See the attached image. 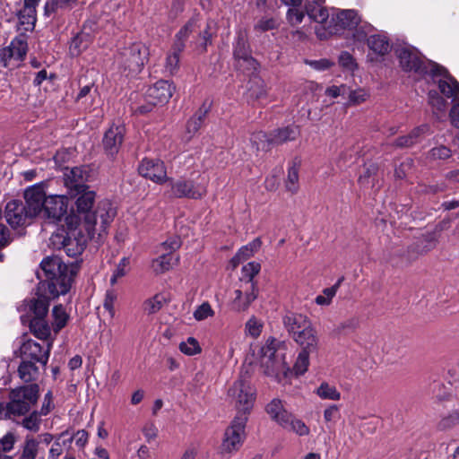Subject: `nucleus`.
Segmentation results:
<instances>
[{
  "mask_svg": "<svg viewBox=\"0 0 459 459\" xmlns=\"http://www.w3.org/2000/svg\"><path fill=\"white\" fill-rule=\"evenodd\" d=\"M316 394L321 398L325 400L339 401L341 399V393L334 385H329L327 382H323L316 389Z\"/></svg>",
  "mask_w": 459,
  "mask_h": 459,
  "instance_id": "42",
  "label": "nucleus"
},
{
  "mask_svg": "<svg viewBox=\"0 0 459 459\" xmlns=\"http://www.w3.org/2000/svg\"><path fill=\"white\" fill-rule=\"evenodd\" d=\"M299 134V126L294 125L277 128L271 132V143H274V146L281 145L296 140Z\"/></svg>",
  "mask_w": 459,
  "mask_h": 459,
  "instance_id": "29",
  "label": "nucleus"
},
{
  "mask_svg": "<svg viewBox=\"0 0 459 459\" xmlns=\"http://www.w3.org/2000/svg\"><path fill=\"white\" fill-rule=\"evenodd\" d=\"M24 198L26 201V204H24L26 211L31 218L41 214L47 198L46 193L41 186L35 185L26 189Z\"/></svg>",
  "mask_w": 459,
  "mask_h": 459,
  "instance_id": "17",
  "label": "nucleus"
},
{
  "mask_svg": "<svg viewBox=\"0 0 459 459\" xmlns=\"http://www.w3.org/2000/svg\"><path fill=\"white\" fill-rule=\"evenodd\" d=\"M311 352L302 351L299 352V354L297 358V360L295 362V365H294V370H295L296 374L302 375L307 370V368L309 365V354Z\"/></svg>",
  "mask_w": 459,
  "mask_h": 459,
  "instance_id": "55",
  "label": "nucleus"
},
{
  "mask_svg": "<svg viewBox=\"0 0 459 459\" xmlns=\"http://www.w3.org/2000/svg\"><path fill=\"white\" fill-rule=\"evenodd\" d=\"M429 102L437 111H445L446 107V101L443 97L438 95L436 91H429Z\"/></svg>",
  "mask_w": 459,
  "mask_h": 459,
  "instance_id": "59",
  "label": "nucleus"
},
{
  "mask_svg": "<svg viewBox=\"0 0 459 459\" xmlns=\"http://www.w3.org/2000/svg\"><path fill=\"white\" fill-rule=\"evenodd\" d=\"M400 66L404 72H413L420 75L436 74L444 71V67L429 60H425L417 48L411 46H401L395 49Z\"/></svg>",
  "mask_w": 459,
  "mask_h": 459,
  "instance_id": "6",
  "label": "nucleus"
},
{
  "mask_svg": "<svg viewBox=\"0 0 459 459\" xmlns=\"http://www.w3.org/2000/svg\"><path fill=\"white\" fill-rule=\"evenodd\" d=\"M39 443L33 437H26L19 459H35Z\"/></svg>",
  "mask_w": 459,
  "mask_h": 459,
  "instance_id": "43",
  "label": "nucleus"
},
{
  "mask_svg": "<svg viewBox=\"0 0 459 459\" xmlns=\"http://www.w3.org/2000/svg\"><path fill=\"white\" fill-rule=\"evenodd\" d=\"M148 48L142 43H133L120 49L115 57L116 63L128 74L141 72L148 60Z\"/></svg>",
  "mask_w": 459,
  "mask_h": 459,
  "instance_id": "9",
  "label": "nucleus"
},
{
  "mask_svg": "<svg viewBox=\"0 0 459 459\" xmlns=\"http://www.w3.org/2000/svg\"><path fill=\"white\" fill-rule=\"evenodd\" d=\"M346 95H348L349 102L352 105L360 104L368 98L367 92L361 89L357 91H350L349 89Z\"/></svg>",
  "mask_w": 459,
  "mask_h": 459,
  "instance_id": "61",
  "label": "nucleus"
},
{
  "mask_svg": "<svg viewBox=\"0 0 459 459\" xmlns=\"http://www.w3.org/2000/svg\"><path fill=\"white\" fill-rule=\"evenodd\" d=\"M210 106L205 103L195 112V114L187 121L186 126L185 139L190 141L194 135L199 131L204 121L209 112Z\"/></svg>",
  "mask_w": 459,
  "mask_h": 459,
  "instance_id": "28",
  "label": "nucleus"
},
{
  "mask_svg": "<svg viewBox=\"0 0 459 459\" xmlns=\"http://www.w3.org/2000/svg\"><path fill=\"white\" fill-rule=\"evenodd\" d=\"M178 262V257L171 254V252H161V254L152 261V267L156 273L160 274L170 270Z\"/></svg>",
  "mask_w": 459,
  "mask_h": 459,
  "instance_id": "34",
  "label": "nucleus"
},
{
  "mask_svg": "<svg viewBox=\"0 0 459 459\" xmlns=\"http://www.w3.org/2000/svg\"><path fill=\"white\" fill-rule=\"evenodd\" d=\"M247 93L251 99L259 100L265 97L266 89L264 81L257 75L250 78L247 82Z\"/></svg>",
  "mask_w": 459,
  "mask_h": 459,
  "instance_id": "38",
  "label": "nucleus"
},
{
  "mask_svg": "<svg viewBox=\"0 0 459 459\" xmlns=\"http://www.w3.org/2000/svg\"><path fill=\"white\" fill-rule=\"evenodd\" d=\"M46 295L38 296L28 302V310L33 314L30 323L31 333L40 340H48L51 334V327L45 320L48 312L49 302Z\"/></svg>",
  "mask_w": 459,
  "mask_h": 459,
  "instance_id": "8",
  "label": "nucleus"
},
{
  "mask_svg": "<svg viewBox=\"0 0 459 459\" xmlns=\"http://www.w3.org/2000/svg\"><path fill=\"white\" fill-rule=\"evenodd\" d=\"M214 312L211 305L208 302H204L195 309V311L194 312V317L197 321H202L209 316H212Z\"/></svg>",
  "mask_w": 459,
  "mask_h": 459,
  "instance_id": "60",
  "label": "nucleus"
},
{
  "mask_svg": "<svg viewBox=\"0 0 459 459\" xmlns=\"http://www.w3.org/2000/svg\"><path fill=\"white\" fill-rule=\"evenodd\" d=\"M89 174L87 171L80 167H74L65 173V185L69 190V195L74 193L80 194L82 191L88 188L86 182L88 180Z\"/></svg>",
  "mask_w": 459,
  "mask_h": 459,
  "instance_id": "20",
  "label": "nucleus"
},
{
  "mask_svg": "<svg viewBox=\"0 0 459 459\" xmlns=\"http://www.w3.org/2000/svg\"><path fill=\"white\" fill-rule=\"evenodd\" d=\"M336 25L342 29L353 30L360 22L361 18L353 9L342 10L336 13Z\"/></svg>",
  "mask_w": 459,
  "mask_h": 459,
  "instance_id": "30",
  "label": "nucleus"
},
{
  "mask_svg": "<svg viewBox=\"0 0 459 459\" xmlns=\"http://www.w3.org/2000/svg\"><path fill=\"white\" fill-rule=\"evenodd\" d=\"M260 365L264 375L278 381L281 376H286L289 368L285 362L284 347L278 340L268 339L261 348Z\"/></svg>",
  "mask_w": 459,
  "mask_h": 459,
  "instance_id": "5",
  "label": "nucleus"
},
{
  "mask_svg": "<svg viewBox=\"0 0 459 459\" xmlns=\"http://www.w3.org/2000/svg\"><path fill=\"white\" fill-rule=\"evenodd\" d=\"M230 402L237 409V414H245L248 417L255 399V391L249 381L240 377L228 391Z\"/></svg>",
  "mask_w": 459,
  "mask_h": 459,
  "instance_id": "10",
  "label": "nucleus"
},
{
  "mask_svg": "<svg viewBox=\"0 0 459 459\" xmlns=\"http://www.w3.org/2000/svg\"><path fill=\"white\" fill-rule=\"evenodd\" d=\"M50 348V342L44 349L39 342L28 340L21 346V358L23 360L39 362L46 366L48 361Z\"/></svg>",
  "mask_w": 459,
  "mask_h": 459,
  "instance_id": "15",
  "label": "nucleus"
},
{
  "mask_svg": "<svg viewBox=\"0 0 459 459\" xmlns=\"http://www.w3.org/2000/svg\"><path fill=\"white\" fill-rule=\"evenodd\" d=\"M39 371L36 363L22 359L18 368L19 377L25 383L32 382L39 377Z\"/></svg>",
  "mask_w": 459,
  "mask_h": 459,
  "instance_id": "36",
  "label": "nucleus"
},
{
  "mask_svg": "<svg viewBox=\"0 0 459 459\" xmlns=\"http://www.w3.org/2000/svg\"><path fill=\"white\" fill-rule=\"evenodd\" d=\"M138 170L140 175L158 184H163L169 179L163 161L157 159H143Z\"/></svg>",
  "mask_w": 459,
  "mask_h": 459,
  "instance_id": "16",
  "label": "nucleus"
},
{
  "mask_svg": "<svg viewBox=\"0 0 459 459\" xmlns=\"http://www.w3.org/2000/svg\"><path fill=\"white\" fill-rule=\"evenodd\" d=\"M126 128L123 125H112L105 133L103 145L108 154H117L124 141Z\"/></svg>",
  "mask_w": 459,
  "mask_h": 459,
  "instance_id": "21",
  "label": "nucleus"
},
{
  "mask_svg": "<svg viewBox=\"0 0 459 459\" xmlns=\"http://www.w3.org/2000/svg\"><path fill=\"white\" fill-rule=\"evenodd\" d=\"M248 417L245 414H236L229 427L225 429L220 453L230 457L238 451L246 438V425Z\"/></svg>",
  "mask_w": 459,
  "mask_h": 459,
  "instance_id": "7",
  "label": "nucleus"
},
{
  "mask_svg": "<svg viewBox=\"0 0 459 459\" xmlns=\"http://www.w3.org/2000/svg\"><path fill=\"white\" fill-rule=\"evenodd\" d=\"M215 32L214 23L212 21H210L207 22L204 30L198 33V40L204 50L206 49L207 45L212 44V39Z\"/></svg>",
  "mask_w": 459,
  "mask_h": 459,
  "instance_id": "49",
  "label": "nucleus"
},
{
  "mask_svg": "<svg viewBox=\"0 0 459 459\" xmlns=\"http://www.w3.org/2000/svg\"><path fill=\"white\" fill-rule=\"evenodd\" d=\"M184 50H177L175 44L172 45L169 53L166 57L165 69L170 74H174L179 68L180 55Z\"/></svg>",
  "mask_w": 459,
  "mask_h": 459,
  "instance_id": "45",
  "label": "nucleus"
},
{
  "mask_svg": "<svg viewBox=\"0 0 459 459\" xmlns=\"http://www.w3.org/2000/svg\"><path fill=\"white\" fill-rule=\"evenodd\" d=\"M429 131L427 125L414 128L409 134L398 137L393 145L398 148L411 147L418 143L420 137Z\"/></svg>",
  "mask_w": 459,
  "mask_h": 459,
  "instance_id": "32",
  "label": "nucleus"
},
{
  "mask_svg": "<svg viewBox=\"0 0 459 459\" xmlns=\"http://www.w3.org/2000/svg\"><path fill=\"white\" fill-rule=\"evenodd\" d=\"M293 339L302 348V351L313 353L318 349L319 337L313 325L304 329V331L299 332V334H296Z\"/></svg>",
  "mask_w": 459,
  "mask_h": 459,
  "instance_id": "22",
  "label": "nucleus"
},
{
  "mask_svg": "<svg viewBox=\"0 0 459 459\" xmlns=\"http://www.w3.org/2000/svg\"><path fill=\"white\" fill-rule=\"evenodd\" d=\"M53 329L57 333L67 323L68 315L62 305L55 306L52 310Z\"/></svg>",
  "mask_w": 459,
  "mask_h": 459,
  "instance_id": "44",
  "label": "nucleus"
},
{
  "mask_svg": "<svg viewBox=\"0 0 459 459\" xmlns=\"http://www.w3.org/2000/svg\"><path fill=\"white\" fill-rule=\"evenodd\" d=\"M129 263L130 261L128 257H123L120 260L110 279V283L112 285H114L117 282L118 278H121L127 273V267L129 265Z\"/></svg>",
  "mask_w": 459,
  "mask_h": 459,
  "instance_id": "57",
  "label": "nucleus"
},
{
  "mask_svg": "<svg viewBox=\"0 0 459 459\" xmlns=\"http://www.w3.org/2000/svg\"><path fill=\"white\" fill-rule=\"evenodd\" d=\"M261 240L259 238H255L247 246L242 247L237 253V258L241 257L243 261L247 260L251 257L255 251L261 247Z\"/></svg>",
  "mask_w": 459,
  "mask_h": 459,
  "instance_id": "50",
  "label": "nucleus"
},
{
  "mask_svg": "<svg viewBox=\"0 0 459 459\" xmlns=\"http://www.w3.org/2000/svg\"><path fill=\"white\" fill-rule=\"evenodd\" d=\"M39 0H24L23 8L18 13L20 25L24 30H32L37 21L36 7Z\"/></svg>",
  "mask_w": 459,
  "mask_h": 459,
  "instance_id": "24",
  "label": "nucleus"
},
{
  "mask_svg": "<svg viewBox=\"0 0 459 459\" xmlns=\"http://www.w3.org/2000/svg\"><path fill=\"white\" fill-rule=\"evenodd\" d=\"M4 217L12 228L26 225L27 221L31 219L28 214L26 207L22 201L12 200L7 203L4 211Z\"/></svg>",
  "mask_w": 459,
  "mask_h": 459,
  "instance_id": "19",
  "label": "nucleus"
},
{
  "mask_svg": "<svg viewBox=\"0 0 459 459\" xmlns=\"http://www.w3.org/2000/svg\"><path fill=\"white\" fill-rule=\"evenodd\" d=\"M251 142L257 151L269 152L274 147V143H271V133L269 134L263 132L254 134Z\"/></svg>",
  "mask_w": 459,
  "mask_h": 459,
  "instance_id": "41",
  "label": "nucleus"
},
{
  "mask_svg": "<svg viewBox=\"0 0 459 459\" xmlns=\"http://www.w3.org/2000/svg\"><path fill=\"white\" fill-rule=\"evenodd\" d=\"M299 162L293 161L292 165L288 169L287 179L285 181V187L287 191L291 194H296L299 190Z\"/></svg>",
  "mask_w": 459,
  "mask_h": 459,
  "instance_id": "39",
  "label": "nucleus"
},
{
  "mask_svg": "<svg viewBox=\"0 0 459 459\" xmlns=\"http://www.w3.org/2000/svg\"><path fill=\"white\" fill-rule=\"evenodd\" d=\"M174 90V86L168 81H158L148 88L144 95L146 105L138 107L137 111L145 114L156 106L166 104L172 97Z\"/></svg>",
  "mask_w": 459,
  "mask_h": 459,
  "instance_id": "11",
  "label": "nucleus"
},
{
  "mask_svg": "<svg viewBox=\"0 0 459 459\" xmlns=\"http://www.w3.org/2000/svg\"><path fill=\"white\" fill-rule=\"evenodd\" d=\"M451 156V151L444 145L432 148L429 151V157L433 160H445Z\"/></svg>",
  "mask_w": 459,
  "mask_h": 459,
  "instance_id": "63",
  "label": "nucleus"
},
{
  "mask_svg": "<svg viewBox=\"0 0 459 459\" xmlns=\"http://www.w3.org/2000/svg\"><path fill=\"white\" fill-rule=\"evenodd\" d=\"M28 43L24 35L15 37L8 47L0 50V63L4 67L19 66L27 55Z\"/></svg>",
  "mask_w": 459,
  "mask_h": 459,
  "instance_id": "13",
  "label": "nucleus"
},
{
  "mask_svg": "<svg viewBox=\"0 0 459 459\" xmlns=\"http://www.w3.org/2000/svg\"><path fill=\"white\" fill-rule=\"evenodd\" d=\"M73 442V438H68L67 440H63L61 443L59 439L56 440L51 448L49 449V458L50 459H58V457L63 453L64 446H70Z\"/></svg>",
  "mask_w": 459,
  "mask_h": 459,
  "instance_id": "58",
  "label": "nucleus"
},
{
  "mask_svg": "<svg viewBox=\"0 0 459 459\" xmlns=\"http://www.w3.org/2000/svg\"><path fill=\"white\" fill-rule=\"evenodd\" d=\"M179 350L188 356L198 354L202 351L199 342L194 337H189L186 342H181Z\"/></svg>",
  "mask_w": 459,
  "mask_h": 459,
  "instance_id": "51",
  "label": "nucleus"
},
{
  "mask_svg": "<svg viewBox=\"0 0 459 459\" xmlns=\"http://www.w3.org/2000/svg\"><path fill=\"white\" fill-rule=\"evenodd\" d=\"M439 73L436 74V75L444 77L438 81V89L441 93L447 98H452L454 100H459V82L449 75L445 68L444 71ZM433 75L435 76V74Z\"/></svg>",
  "mask_w": 459,
  "mask_h": 459,
  "instance_id": "25",
  "label": "nucleus"
},
{
  "mask_svg": "<svg viewBox=\"0 0 459 459\" xmlns=\"http://www.w3.org/2000/svg\"><path fill=\"white\" fill-rule=\"evenodd\" d=\"M437 246V239L433 235L423 236L416 241V247H420L419 253L427 254Z\"/></svg>",
  "mask_w": 459,
  "mask_h": 459,
  "instance_id": "52",
  "label": "nucleus"
},
{
  "mask_svg": "<svg viewBox=\"0 0 459 459\" xmlns=\"http://www.w3.org/2000/svg\"><path fill=\"white\" fill-rule=\"evenodd\" d=\"M257 296L258 288L256 282H252V284L245 290V292L241 290H236L233 300L234 309L238 312L247 310L251 303L256 299Z\"/></svg>",
  "mask_w": 459,
  "mask_h": 459,
  "instance_id": "23",
  "label": "nucleus"
},
{
  "mask_svg": "<svg viewBox=\"0 0 459 459\" xmlns=\"http://www.w3.org/2000/svg\"><path fill=\"white\" fill-rule=\"evenodd\" d=\"M67 205L63 195L47 196L41 214L49 222H56L66 213Z\"/></svg>",
  "mask_w": 459,
  "mask_h": 459,
  "instance_id": "18",
  "label": "nucleus"
},
{
  "mask_svg": "<svg viewBox=\"0 0 459 459\" xmlns=\"http://www.w3.org/2000/svg\"><path fill=\"white\" fill-rule=\"evenodd\" d=\"M39 387L37 384L20 386L9 394V402L0 403V414L11 419L13 416L25 415L37 403Z\"/></svg>",
  "mask_w": 459,
  "mask_h": 459,
  "instance_id": "4",
  "label": "nucleus"
},
{
  "mask_svg": "<svg viewBox=\"0 0 459 459\" xmlns=\"http://www.w3.org/2000/svg\"><path fill=\"white\" fill-rule=\"evenodd\" d=\"M283 324L288 332L292 334V337H295L296 334H299V332L304 331V329L312 325L307 316L297 313L286 315L283 318Z\"/></svg>",
  "mask_w": 459,
  "mask_h": 459,
  "instance_id": "26",
  "label": "nucleus"
},
{
  "mask_svg": "<svg viewBox=\"0 0 459 459\" xmlns=\"http://www.w3.org/2000/svg\"><path fill=\"white\" fill-rule=\"evenodd\" d=\"M196 29V22L192 19L189 20L175 35V39L173 44H175V48L177 50H184L186 47V42L188 39L189 36L195 32Z\"/></svg>",
  "mask_w": 459,
  "mask_h": 459,
  "instance_id": "35",
  "label": "nucleus"
},
{
  "mask_svg": "<svg viewBox=\"0 0 459 459\" xmlns=\"http://www.w3.org/2000/svg\"><path fill=\"white\" fill-rule=\"evenodd\" d=\"M325 0H313L306 4V13L318 23H324L329 17L328 10L324 5Z\"/></svg>",
  "mask_w": 459,
  "mask_h": 459,
  "instance_id": "31",
  "label": "nucleus"
},
{
  "mask_svg": "<svg viewBox=\"0 0 459 459\" xmlns=\"http://www.w3.org/2000/svg\"><path fill=\"white\" fill-rule=\"evenodd\" d=\"M353 30H355V31L353 33L354 39L357 41L361 42V41H365V40H367L368 39V34L369 32L373 31L374 27L370 23H368V22L361 23L360 22Z\"/></svg>",
  "mask_w": 459,
  "mask_h": 459,
  "instance_id": "56",
  "label": "nucleus"
},
{
  "mask_svg": "<svg viewBox=\"0 0 459 459\" xmlns=\"http://www.w3.org/2000/svg\"><path fill=\"white\" fill-rule=\"evenodd\" d=\"M16 441L14 434L8 432L0 439V452H9Z\"/></svg>",
  "mask_w": 459,
  "mask_h": 459,
  "instance_id": "64",
  "label": "nucleus"
},
{
  "mask_svg": "<svg viewBox=\"0 0 459 459\" xmlns=\"http://www.w3.org/2000/svg\"><path fill=\"white\" fill-rule=\"evenodd\" d=\"M70 195L71 197L77 196L75 202L77 213L70 215L77 217V224L82 225L88 233L99 230V235H100L101 232H105L116 216V211L111 203L108 200L101 201L97 209L92 211L96 195L94 191L88 187L80 194L74 193Z\"/></svg>",
  "mask_w": 459,
  "mask_h": 459,
  "instance_id": "1",
  "label": "nucleus"
},
{
  "mask_svg": "<svg viewBox=\"0 0 459 459\" xmlns=\"http://www.w3.org/2000/svg\"><path fill=\"white\" fill-rule=\"evenodd\" d=\"M260 270L261 265L259 263L256 262H250L247 264L245 266H243L242 273L243 278L246 280V282L251 285L252 282H254V277L259 273Z\"/></svg>",
  "mask_w": 459,
  "mask_h": 459,
  "instance_id": "53",
  "label": "nucleus"
},
{
  "mask_svg": "<svg viewBox=\"0 0 459 459\" xmlns=\"http://www.w3.org/2000/svg\"><path fill=\"white\" fill-rule=\"evenodd\" d=\"M39 416H40L39 412L34 411L29 416L25 417L22 420V425L26 429L37 432L39 429V425H40Z\"/></svg>",
  "mask_w": 459,
  "mask_h": 459,
  "instance_id": "54",
  "label": "nucleus"
},
{
  "mask_svg": "<svg viewBox=\"0 0 459 459\" xmlns=\"http://www.w3.org/2000/svg\"><path fill=\"white\" fill-rule=\"evenodd\" d=\"M40 267L46 280L39 282L38 296L46 295L51 299L65 295L70 290L80 268L77 262L66 264L58 256L46 257L41 262Z\"/></svg>",
  "mask_w": 459,
  "mask_h": 459,
  "instance_id": "2",
  "label": "nucleus"
},
{
  "mask_svg": "<svg viewBox=\"0 0 459 459\" xmlns=\"http://www.w3.org/2000/svg\"><path fill=\"white\" fill-rule=\"evenodd\" d=\"M279 27V22L273 17H262L254 26V30L257 32H265L275 30Z\"/></svg>",
  "mask_w": 459,
  "mask_h": 459,
  "instance_id": "48",
  "label": "nucleus"
},
{
  "mask_svg": "<svg viewBox=\"0 0 459 459\" xmlns=\"http://www.w3.org/2000/svg\"><path fill=\"white\" fill-rule=\"evenodd\" d=\"M342 281L343 277L340 278L332 287L324 289L323 294L316 298V303L319 306H329L332 303L333 298L336 295Z\"/></svg>",
  "mask_w": 459,
  "mask_h": 459,
  "instance_id": "40",
  "label": "nucleus"
},
{
  "mask_svg": "<svg viewBox=\"0 0 459 459\" xmlns=\"http://www.w3.org/2000/svg\"><path fill=\"white\" fill-rule=\"evenodd\" d=\"M233 54L239 67L249 71L256 70L258 64L252 57L247 36L242 32L238 34Z\"/></svg>",
  "mask_w": 459,
  "mask_h": 459,
  "instance_id": "14",
  "label": "nucleus"
},
{
  "mask_svg": "<svg viewBox=\"0 0 459 459\" xmlns=\"http://www.w3.org/2000/svg\"><path fill=\"white\" fill-rule=\"evenodd\" d=\"M457 425H459V411H453L440 420L437 429L441 431H446Z\"/></svg>",
  "mask_w": 459,
  "mask_h": 459,
  "instance_id": "47",
  "label": "nucleus"
},
{
  "mask_svg": "<svg viewBox=\"0 0 459 459\" xmlns=\"http://www.w3.org/2000/svg\"><path fill=\"white\" fill-rule=\"evenodd\" d=\"M265 411L270 418L277 422L281 427L288 424L287 420L291 415V413L285 409L282 401L278 398L273 399L266 405Z\"/></svg>",
  "mask_w": 459,
  "mask_h": 459,
  "instance_id": "27",
  "label": "nucleus"
},
{
  "mask_svg": "<svg viewBox=\"0 0 459 459\" xmlns=\"http://www.w3.org/2000/svg\"><path fill=\"white\" fill-rule=\"evenodd\" d=\"M287 423L282 426L284 429L293 431L299 436H306L309 433L308 427L302 420L295 419L292 414L287 420Z\"/></svg>",
  "mask_w": 459,
  "mask_h": 459,
  "instance_id": "46",
  "label": "nucleus"
},
{
  "mask_svg": "<svg viewBox=\"0 0 459 459\" xmlns=\"http://www.w3.org/2000/svg\"><path fill=\"white\" fill-rule=\"evenodd\" d=\"M65 222L68 230H61L53 233L49 243L54 249H64L68 256L76 257L83 252L88 240L93 238L95 232L85 231L82 225L77 224L76 216H66Z\"/></svg>",
  "mask_w": 459,
  "mask_h": 459,
  "instance_id": "3",
  "label": "nucleus"
},
{
  "mask_svg": "<svg viewBox=\"0 0 459 459\" xmlns=\"http://www.w3.org/2000/svg\"><path fill=\"white\" fill-rule=\"evenodd\" d=\"M169 189L167 191L169 197L172 198H191L199 199L207 193L206 186L201 183H195L191 179L179 178L174 180L168 179Z\"/></svg>",
  "mask_w": 459,
  "mask_h": 459,
  "instance_id": "12",
  "label": "nucleus"
},
{
  "mask_svg": "<svg viewBox=\"0 0 459 459\" xmlns=\"http://www.w3.org/2000/svg\"><path fill=\"white\" fill-rule=\"evenodd\" d=\"M370 50L379 56H385L391 50V46L385 34H374L367 39Z\"/></svg>",
  "mask_w": 459,
  "mask_h": 459,
  "instance_id": "33",
  "label": "nucleus"
},
{
  "mask_svg": "<svg viewBox=\"0 0 459 459\" xmlns=\"http://www.w3.org/2000/svg\"><path fill=\"white\" fill-rule=\"evenodd\" d=\"M169 299L163 293L155 294L153 297L147 299L143 303V310L147 315L158 313Z\"/></svg>",
  "mask_w": 459,
  "mask_h": 459,
  "instance_id": "37",
  "label": "nucleus"
},
{
  "mask_svg": "<svg viewBox=\"0 0 459 459\" xmlns=\"http://www.w3.org/2000/svg\"><path fill=\"white\" fill-rule=\"evenodd\" d=\"M117 293L113 290H108L106 292L103 306L108 311L111 317L115 315L114 304L117 300Z\"/></svg>",
  "mask_w": 459,
  "mask_h": 459,
  "instance_id": "62",
  "label": "nucleus"
}]
</instances>
